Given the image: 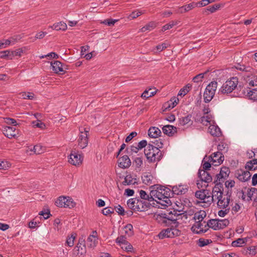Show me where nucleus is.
Returning a JSON list of instances; mask_svg holds the SVG:
<instances>
[{
	"label": "nucleus",
	"instance_id": "nucleus-8",
	"mask_svg": "<svg viewBox=\"0 0 257 257\" xmlns=\"http://www.w3.org/2000/svg\"><path fill=\"white\" fill-rule=\"evenodd\" d=\"M55 204L59 207L71 208L74 206L75 203L69 197L60 196L55 201Z\"/></svg>",
	"mask_w": 257,
	"mask_h": 257
},
{
	"label": "nucleus",
	"instance_id": "nucleus-58",
	"mask_svg": "<svg viewBox=\"0 0 257 257\" xmlns=\"http://www.w3.org/2000/svg\"><path fill=\"white\" fill-rule=\"evenodd\" d=\"M121 247L126 250V251H132L133 249V247L131 243H130L128 241L126 243H125L124 245H122Z\"/></svg>",
	"mask_w": 257,
	"mask_h": 257
},
{
	"label": "nucleus",
	"instance_id": "nucleus-45",
	"mask_svg": "<svg viewBox=\"0 0 257 257\" xmlns=\"http://www.w3.org/2000/svg\"><path fill=\"white\" fill-rule=\"evenodd\" d=\"M208 72V71H205L204 73H200L197 75H196L195 77L193 78V81L194 82L198 83L199 82H201L202 81V79L204 78V75L207 74Z\"/></svg>",
	"mask_w": 257,
	"mask_h": 257
},
{
	"label": "nucleus",
	"instance_id": "nucleus-10",
	"mask_svg": "<svg viewBox=\"0 0 257 257\" xmlns=\"http://www.w3.org/2000/svg\"><path fill=\"white\" fill-rule=\"evenodd\" d=\"M235 176L240 181L245 182L250 179L251 174L247 170L239 169L235 172Z\"/></svg>",
	"mask_w": 257,
	"mask_h": 257
},
{
	"label": "nucleus",
	"instance_id": "nucleus-41",
	"mask_svg": "<svg viewBox=\"0 0 257 257\" xmlns=\"http://www.w3.org/2000/svg\"><path fill=\"white\" fill-rule=\"evenodd\" d=\"M250 200L257 202V189L252 188L248 193Z\"/></svg>",
	"mask_w": 257,
	"mask_h": 257
},
{
	"label": "nucleus",
	"instance_id": "nucleus-38",
	"mask_svg": "<svg viewBox=\"0 0 257 257\" xmlns=\"http://www.w3.org/2000/svg\"><path fill=\"white\" fill-rule=\"evenodd\" d=\"M192 85L190 84H187L184 87L181 88L178 93V95L185 96L190 90Z\"/></svg>",
	"mask_w": 257,
	"mask_h": 257
},
{
	"label": "nucleus",
	"instance_id": "nucleus-26",
	"mask_svg": "<svg viewBox=\"0 0 257 257\" xmlns=\"http://www.w3.org/2000/svg\"><path fill=\"white\" fill-rule=\"evenodd\" d=\"M161 134V131L156 127H151L148 130V135L150 138H157Z\"/></svg>",
	"mask_w": 257,
	"mask_h": 257
},
{
	"label": "nucleus",
	"instance_id": "nucleus-11",
	"mask_svg": "<svg viewBox=\"0 0 257 257\" xmlns=\"http://www.w3.org/2000/svg\"><path fill=\"white\" fill-rule=\"evenodd\" d=\"M206 224V222L204 221H196V223L192 226L191 229L193 232H196L197 233H204L208 230V227H205Z\"/></svg>",
	"mask_w": 257,
	"mask_h": 257
},
{
	"label": "nucleus",
	"instance_id": "nucleus-13",
	"mask_svg": "<svg viewBox=\"0 0 257 257\" xmlns=\"http://www.w3.org/2000/svg\"><path fill=\"white\" fill-rule=\"evenodd\" d=\"M230 173V170L227 167H223L221 168L220 173L217 174L216 177L217 179L215 182L217 183H221L220 181H223V180L228 177Z\"/></svg>",
	"mask_w": 257,
	"mask_h": 257
},
{
	"label": "nucleus",
	"instance_id": "nucleus-30",
	"mask_svg": "<svg viewBox=\"0 0 257 257\" xmlns=\"http://www.w3.org/2000/svg\"><path fill=\"white\" fill-rule=\"evenodd\" d=\"M246 81L250 86H257V75H247Z\"/></svg>",
	"mask_w": 257,
	"mask_h": 257
},
{
	"label": "nucleus",
	"instance_id": "nucleus-47",
	"mask_svg": "<svg viewBox=\"0 0 257 257\" xmlns=\"http://www.w3.org/2000/svg\"><path fill=\"white\" fill-rule=\"evenodd\" d=\"M178 24V21H172L170 22L169 23L164 25L162 28V31H165L166 30H169L173 28L174 26L177 25Z\"/></svg>",
	"mask_w": 257,
	"mask_h": 257
},
{
	"label": "nucleus",
	"instance_id": "nucleus-61",
	"mask_svg": "<svg viewBox=\"0 0 257 257\" xmlns=\"http://www.w3.org/2000/svg\"><path fill=\"white\" fill-rule=\"evenodd\" d=\"M184 6L185 7L186 11H187V12H188L193 9V8L197 7L198 4H196V3L193 2L189 4L185 5Z\"/></svg>",
	"mask_w": 257,
	"mask_h": 257
},
{
	"label": "nucleus",
	"instance_id": "nucleus-5",
	"mask_svg": "<svg viewBox=\"0 0 257 257\" xmlns=\"http://www.w3.org/2000/svg\"><path fill=\"white\" fill-rule=\"evenodd\" d=\"M229 223V221L227 219H211L209 220L205 227H208L214 230L223 229L226 227Z\"/></svg>",
	"mask_w": 257,
	"mask_h": 257
},
{
	"label": "nucleus",
	"instance_id": "nucleus-62",
	"mask_svg": "<svg viewBox=\"0 0 257 257\" xmlns=\"http://www.w3.org/2000/svg\"><path fill=\"white\" fill-rule=\"evenodd\" d=\"M113 212L114 210L111 207H106L102 210V213L104 215H107L113 213Z\"/></svg>",
	"mask_w": 257,
	"mask_h": 257
},
{
	"label": "nucleus",
	"instance_id": "nucleus-60",
	"mask_svg": "<svg viewBox=\"0 0 257 257\" xmlns=\"http://www.w3.org/2000/svg\"><path fill=\"white\" fill-rule=\"evenodd\" d=\"M115 210L116 212L120 215H124L125 214V211L123 208L120 205H117L115 206Z\"/></svg>",
	"mask_w": 257,
	"mask_h": 257
},
{
	"label": "nucleus",
	"instance_id": "nucleus-46",
	"mask_svg": "<svg viewBox=\"0 0 257 257\" xmlns=\"http://www.w3.org/2000/svg\"><path fill=\"white\" fill-rule=\"evenodd\" d=\"M76 237V234H71L70 236L67 237L66 244L69 246H72L74 245V241Z\"/></svg>",
	"mask_w": 257,
	"mask_h": 257
},
{
	"label": "nucleus",
	"instance_id": "nucleus-63",
	"mask_svg": "<svg viewBox=\"0 0 257 257\" xmlns=\"http://www.w3.org/2000/svg\"><path fill=\"white\" fill-rule=\"evenodd\" d=\"M33 124L34 126L41 128L42 129H43L45 127V124L44 123L41 122L40 120H38L37 121H34L33 122Z\"/></svg>",
	"mask_w": 257,
	"mask_h": 257
},
{
	"label": "nucleus",
	"instance_id": "nucleus-44",
	"mask_svg": "<svg viewBox=\"0 0 257 257\" xmlns=\"http://www.w3.org/2000/svg\"><path fill=\"white\" fill-rule=\"evenodd\" d=\"M247 241L246 238H238L232 242L233 246H241Z\"/></svg>",
	"mask_w": 257,
	"mask_h": 257
},
{
	"label": "nucleus",
	"instance_id": "nucleus-31",
	"mask_svg": "<svg viewBox=\"0 0 257 257\" xmlns=\"http://www.w3.org/2000/svg\"><path fill=\"white\" fill-rule=\"evenodd\" d=\"M206 213L204 211H200L194 214L193 219L196 221H202L206 217Z\"/></svg>",
	"mask_w": 257,
	"mask_h": 257
},
{
	"label": "nucleus",
	"instance_id": "nucleus-19",
	"mask_svg": "<svg viewBox=\"0 0 257 257\" xmlns=\"http://www.w3.org/2000/svg\"><path fill=\"white\" fill-rule=\"evenodd\" d=\"M137 204L136 211H144L148 209L150 207V203L147 202L145 200H142L140 199H138Z\"/></svg>",
	"mask_w": 257,
	"mask_h": 257
},
{
	"label": "nucleus",
	"instance_id": "nucleus-50",
	"mask_svg": "<svg viewBox=\"0 0 257 257\" xmlns=\"http://www.w3.org/2000/svg\"><path fill=\"white\" fill-rule=\"evenodd\" d=\"M169 198L170 197H165L161 201H157V203L162 206H168L171 205V201Z\"/></svg>",
	"mask_w": 257,
	"mask_h": 257
},
{
	"label": "nucleus",
	"instance_id": "nucleus-17",
	"mask_svg": "<svg viewBox=\"0 0 257 257\" xmlns=\"http://www.w3.org/2000/svg\"><path fill=\"white\" fill-rule=\"evenodd\" d=\"M162 190L158 187L156 190H153L150 192V195L152 196V198H154L157 202L161 201L165 197V195H163Z\"/></svg>",
	"mask_w": 257,
	"mask_h": 257
},
{
	"label": "nucleus",
	"instance_id": "nucleus-3",
	"mask_svg": "<svg viewBox=\"0 0 257 257\" xmlns=\"http://www.w3.org/2000/svg\"><path fill=\"white\" fill-rule=\"evenodd\" d=\"M195 196L201 200L200 202L204 204L202 206L204 207L209 206L213 202L212 194L211 195V193L207 190L202 189L196 191Z\"/></svg>",
	"mask_w": 257,
	"mask_h": 257
},
{
	"label": "nucleus",
	"instance_id": "nucleus-21",
	"mask_svg": "<svg viewBox=\"0 0 257 257\" xmlns=\"http://www.w3.org/2000/svg\"><path fill=\"white\" fill-rule=\"evenodd\" d=\"M243 92L249 99L257 101V88L250 90V88H247L243 90Z\"/></svg>",
	"mask_w": 257,
	"mask_h": 257
},
{
	"label": "nucleus",
	"instance_id": "nucleus-18",
	"mask_svg": "<svg viewBox=\"0 0 257 257\" xmlns=\"http://www.w3.org/2000/svg\"><path fill=\"white\" fill-rule=\"evenodd\" d=\"M131 165V161L127 155H124L118 159V166L121 168H127Z\"/></svg>",
	"mask_w": 257,
	"mask_h": 257
},
{
	"label": "nucleus",
	"instance_id": "nucleus-4",
	"mask_svg": "<svg viewBox=\"0 0 257 257\" xmlns=\"http://www.w3.org/2000/svg\"><path fill=\"white\" fill-rule=\"evenodd\" d=\"M238 83V78L236 77H232L223 84L219 89V92L222 94L230 93L237 87Z\"/></svg>",
	"mask_w": 257,
	"mask_h": 257
},
{
	"label": "nucleus",
	"instance_id": "nucleus-33",
	"mask_svg": "<svg viewBox=\"0 0 257 257\" xmlns=\"http://www.w3.org/2000/svg\"><path fill=\"white\" fill-rule=\"evenodd\" d=\"M156 90L155 88H150L148 90H146L142 94L141 96L143 98H148L151 96H154L156 93Z\"/></svg>",
	"mask_w": 257,
	"mask_h": 257
},
{
	"label": "nucleus",
	"instance_id": "nucleus-48",
	"mask_svg": "<svg viewBox=\"0 0 257 257\" xmlns=\"http://www.w3.org/2000/svg\"><path fill=\"white\" fill-rule=\"evenodd\" d=\"M159 188L162 190V194L163 195H165V197H170V195L172 194V191H171L169 188L163 186H159Z\"/></svg>",
	"mask_w": 257,
	"mask_h": 257
},
{
	"label": "nucleus",
	"instance_id": "nucleus-49",
	"mask_svg": "<svg viewBox=\"0 0 257 257\" xmlns=\"http://www.w3.org/2000/svg\"><path fill=\"white\" fill-rule=\"evenodd\" d=\"M115 242L120 246H121L122 245H124L125 243H126L127 241L126 240V237L124 236L120 235L117 237L115 240Z\"/></svg>",
	"mask_w": 257,
	"mask_h": 257
},
{
	"label": "nucleus",
	"instance_id": "nucleus-12",
	"mask_svg": "<svg viewBox=\"0 0 257 257\" xmlns=\"http://www.w3.org/2000/svg\"><path fill=\"white\" fill-rule=\"evenodd\" d=\"M98 235L96 230H93L87 239L88 247L94 248L98 243Z\"/></svg>",
	"mask_w": 257,
	"mask_h": 257
},
{
	"label": "nucleus",
	"instance_id": "nucleus-32",
	"mask_svg": "<svg viewBox=\"0 0 257 257\" xmlns=\"http://www.w3.org/2000/svg\"><path fill=\"white\" fill-rule=\"evenodd\" d=\"M212 116L210 115H207L205 116H203L201 117L198 120H197V121H199L200 123H202L203 125L207 126L209 124H210ZM196 121H197L196 119Z\"/></svg>",
	"mask_w": 257,
	"mask_h": 257
},
{
	"label": "nucleus",
	"instance_id": "nucleus-52",
	"mask_svg": "<svg viewBox=\"0 0 257 257\" xmlns=\"http://www.w3.org/2000/svg\"><path fill=\"white\" fill-rule=\"evenodd\" d=\"M210 242H211V241L210 239L200 238L198 240V245L200 247H203L205 245H207Z\"/></svg>",
	"mask_w": 257,
	"mask_h": 257
},
{
	"label": "nucleus",
	"instance_id": "nucleus-9",
	"mask_svg": "<svg viewBox=\"0 0 257 257\" xmlns=\"http://www.w3.org/2000/svg\"><path fill=\"white\" fill-rule=\"evenodd\" d=\"M209 160L212 162V165L218 166L222 163L224 160V156L222 152H217L213 153L209 157Z\"/></svg>",
	"mask_w": 257,
	"mask_h": 257
},
{
	"label": "nucleus",
	"instance_id": "nucleus-40",
	"mask_svg": "<svg viewBox=\"0 0 257 257\" xmlns=\"http://www.w3.org/2000/svg\"><path fill=\"white\" fill-rule=\"evenodd\" d=\"M12 56L11 51L5 50L3 51H0V58H4L8 60H12Z\"/></svg>",
	"mask_w": 257,
	"mask_h": 257
},
{
	"label": "nucleus",
	"instance_id": "nucleus-54",
	"mask_svg": "<svg viewBox=\"0 0 257 257\" xmlns=\"http://www.w3.org/2000/svg\"><path fill=\"white\" fill-rule=\"evenodd\" d=\"M221 209H223L224 210H220L218 211V214L220 217H224L226 214H227L230 210V207L226 208H221Z\"/></svg>",
	"mask_w": 257,
	"mask_h": 257
},
{
	"label": "nucleus",
	"instance_id": "nucleus-7",
	"mask_svg": "<svg viewBox=\"0 0 257 257\" xmlns=\"http://www.w3.org/2000/svg\"><path fill=\"white\" fill-rule=\"evenodd\" d=\"M180 231L175 227L168 228L162 230L158 234V236L161 239L165 237L173 238L175 236L180 235Z\"/></svg>",
	"mask_w": 257,
	"mask_h": 257
},
{
	"label": "nucleus",
	"instance_id": "nucleus-64",
	"mask_svg": "<svg viewBox=\"0 0 257 257\" xmlns=\"http://www.w3.org/2000/svg\"><path fill=\"white\" fill-rule=\"evenodd\" d=\"M248 253L251 255H254L257 252V248L254 246H251L247 248Z\"/></svg>",
	"mask_w": 257,
	"mask_h": 257
},
{
	"label": "nucleus",
	"instance_id": "nucleus-43",
	"mask_svg": "<svg viewBox=\"0 0 257 257\" xmlns=\"http://www.w3.org/2000/svg\"><path fill=\"white\" fill-rule=\"evenodd\" d=\"M23 99L32 100L34 98V94L30 92H23L20 94Z\"/></svg>",
	"mask_w": 257,
	"mask_h": 257
},
{
	"label": "nucleus",
	"instance_id": "nucleus-15",
	"mask_svg": "<svg viewBox=\"0 0 257 257\" xmlns=\"http://www.w3.org/2000/svg\"><path fill=\"white\" fill-rule=\"evenodd\" d=\"M188 191V187L186 185H179L173 186L172 188V194L174 195H182L185 194Z\"/></svg>",
	"mask_w": 257,
	"mask_h": 257
},
{
	"label": "nucleus",
	"instance_id": "nucleus-51",
	"mask_svg": "<svg viewBox=\"0 0 257 257\" xmlns=\"http://www.w3.org/2000/svg\"><path fill=\"white\" fill-rule=\"evenodd\" d=\"M227 145L226 144L221 142L217 146L218 152H222L224 151V152H226L227 151Z\"/></svg>",
	"mask_w": 257,
	"mask_h": 257
},
{
	"label": "nucleus",
	"instance_id": "nucleus-59",
	"mask_svg": "<svg viewBox=\"0 0 257 257\" xmlns=\"http://www.w3.org/2000/svg\"><path fill=\"white\" fill-rule=\"evenodd\" d=\"M215 0H202L199 3H196V4H198V7H204L208 5L209 4L212 3Z\"/></svg>",
	"mask_w": 257,
	"mask_h": 257
},
{
	"label": "nucleus",
	"instance_id": "nucleus-56",
	"mask_svg": "<svg viewBox=\"0 0 257 257\" xmlns=\"http://www.w3.org/2000/svg\"><path fill=\"white\" fill-rule=\"evenodd\" d=\"M39 214L40 215L43 216L45 219H48L51 215L49 209H47L46 210H42L39 212Z\"/></svg>",
	"mask_w": 257,
	"mask_h": 257
},
{
	"label": "nucleus",
	"instance_id": "nucleus-53",
	"mask_svg": "<svg viewBox=\"0 0 257 257\" xmlns=\"http://www.w3.org/2000/svg\"><path fill=\"white\" fill-rule=\"evenodd\" d=\"M235 185V182L233 180L226 181L225 182V186L226 188L225 191L231 190V188Z\"/></svg>",
	"mask_w": 257,
	"mask_h": 257
},
{
	"label": "nucleus",
	"instance_id": "nucleus-39",
	"mask_svg": "<svg viewBox=\"0 0 257 257\" xmlns=\"http://www.w3.org/2000/svg\"><path fill=\"white\" fill-rule=\"evenodd\" d=\"M124 232L128 236L134 234L133 226L131 224H127L124 227Z\"/></svg>",
	"mask_w": 257,
	"mask_h": 257
},
{
	"label": "nucleus",
	"instance_id": "nucleus-42",
	"mask_svg": "<svg viewBox=\"0 0 257 257\" xmlns=\"http://www.w3.org/2000/svg\"><path fill=\"white\" fill-rule=\"evenodd\" d=\"M155 26L154 22H150L148 24L142 28L140 31L142 32H145L146 31H151L155 28Z\"/></svg>",
	"mask_w": 257,
	"mask_h": 257
},
{
	"label": "nucleus",
	"instance_id": "nucleus-25",
	"mask_svg": "<svg viewBox=\"0 0 257 257\" xmlns=\"http://www.w3.org/2000/svg\"><path fill=\"white\" fill-rule=\"evenodd\" d=\"M208 131L212 136L218 137L221 135L220 129L217 125H210L209 126Z\"/></svg>",
	"mask_w": 257,
	"mask_h": 257
},
{
	"label": "nucleus",
	"instance_id": "nucleus-57",
	"mask_svg": "<svg viewBox=\"0 0 257 257\" xmlns=\"http://www.w3.org/2000/svg\"><path fill=\"white\" fill-rule=\"evenodd\" d=\"M170 101L171 104L169 103L168 107L170 108H173L178 104L179 102V99L176 97H174L170 100Z\"/></svg>",
	"mask_w": 257,
	"mask_h": 257
},
{
	"label": "nucleus",
	"instance_id": "nucleus-29",
	"mask_svg": "<svg viewBox=\"0 0 257 257\" xmlns=\"http://www.w3.org/2000/svg\"><path fill=\"white\" fill-rule=\"evenodd\" d=\"M153 176L149 173H145L142 177L143 182L147 185H150L153 184Z\"/></svg>",
	"mask_w": 257,
	"mask_h": 257
},
{
	"label": "nucleus",
	"instance_id": "nucleus-36",
	"mask_svg": "<svg viewBox=\"0 0 257 257\" xmlns=\"http://www.w3.org/2000/svg\"><path fill=\"white\" fill-rule=\"evenodd\" d=\"M136 183V179L134 178L131 175H128L124 178L122 184L123 185H130L135 184Z\"/></svg>",
	"mask_w": 257,
	"mask_h": 257
},
{
	"label": "nucleus",
	"instance_id": "nucleus-6",
	"mask_svg": "<svg viewBox=\"0 0 257 257\" xmlns=\"http://www.w3.org/2000/svg\"><path fill=\"white\" fill-rule=\"evenodd\" d=\"M217 87V82L216 81H212L207 86L203 94L204 101L205 103H208L212 100Z\"/></svg>",
	"mask_w": 257,
	"mask_h": 257
},
{
	"label": "nucleus",
	"instance_id": "nucleus-34",
	"mask_svg": "<svg viewBox=\"0 0 257 257\" xmlns=\"http://www.w3.org/2000/svg\"><path fill=\"white\" fill-rule=\"evenodd\" d=\"M138 199L137 198H131L127 201V205L129 208L135 211L136 210Z\"/></svg>",
	"mask_w": 257,
	"mask_h": 257
},
{
	"label": "nucleus",
	"instance_id": "nucleus-1",
	"mask_svg": "<svg viewBox=\"0 0 257 257\" xmlns=\"http://www.w3.org/2000/svg\"><path fill=\"white\" fill-rule=\"evenodd\" d=\"M232 191H225L224 192L223 184L216 183L212 189L213 202L217 201V205L219 208L229 207V202Z\"/></svg>",
	"mask_w": 257,
	"mask_h": 257
},
{
	"label": "nucleus",
	"instance_id": "nucleus-35",
	"mask_svg": "<svg viewBox=\"0 0 257 257\" xmlns=\"http://www.w3.org/2000/svg\"><path fill=\"white\" fill-rule=\"evenodd\" d=\"M140 196L141 199H144L145 201H148L149 202H151L155 200L154 198H152V196L148 195L146 193V192L143 190H141L139 191Z\"/></svg>",
	"mask_w": 257,
	"mask_h": 257
},
{
	"label": "nucleus",
	"instance_id": "nucleus-22",
	"mask_svg": "<svg viewBox=\"0 0 257 257\" xmlns=\"http://www.w3.org/2000/svg\"><path fill=\"white\" fill-rule=\"evenodd\" d=\"M162 130L163 133L169 136H173L175 133H177V128L171 125H166L163 127Z\"/></svg>",
	"mask_w": 257,
	"mask_h": 257
},
{
	"label": "nucleus",
	"instance_id": "nucleus-24",
	"mask_svg": "<svg viewBox=\"0 0 257 257\" xmlns=\"http://www.w3.org/2000/svg\"><path fill=\"white\" fill-rule=\"evenodd\" d=\"M16 127L15 126H7L4 130V134L9 139L15 138L17 136L15 134Z\"/></svg>",
	"mask_w": 257,
	"mask_h": 257
},
{
	"label": "nucleus",
	"instance_id": "nucleus-20",
	"mask_svg": "<svg viewBox=\"0 0 257 257\" xmlns=\"http://www.w3.org/2000/svg\"><path fill=\"white\" fill-rule=\"evenodd\" d=\"M89 136V129L84 128V132L81 131V149L85 148L88 145V136Z\"/></svg>",
	"mask_w": 257,
	"mask_h": 257
},
{
	"label": "nucleus",
	"instance_id": "nucleus-28",
	"mask_svg": "<svg viewBox=\"0 0 257 257\" xmlns=\"http://www.w3.org/2000/svg\"><path fill=\"white\" fill-rule=\"evenodd\" d=\"M52 29L56 31H65L67 28L66 24L63 22L55 23L50 27Z\"/></svg>",
	"mask_w": 257,
	"mask_h": 257
},
{
	"label": "nucleus",
	"instance_id": "nucleus-27",
	"mask_svg": "<svg viewBox=\"0 0 257 257\" xmlns=\"http://www.w3.org/2000/svg\"><path fill=\"white\" fill-rule=\"evenodd\" d=\"M245 168L248 171H254L257 169V159H254L252 160L248 161L245 166Z\"/></svg>",
	"mask_w": 257,
	"mask_h": 257
},
{
	"label": "nucleus",
	"instance_id": "nucleus-2",
	"mask_svg": "<svg viewBox=\"0 0 257 257\" xmlns=\"http://www.w3.org/2000/svg\"><path fill=\"white\" fill-rule=\"evenodd\" d=\"M145 155L150 162H155L161 160L162 156L161 151L153 145L148 144L144 150Z\"/></svg>",
	"mask_w": 257,
	"mask_h": 257
},
{
	"label": "nucleus",
	"instance_id": "nucleus-37",
	"mask_svg": "<svg viewBox=\"0 0 257 257\" xmlns=\"http://www.w3.org/2000/svg\"><path fill=\"white\" fill-rule=\"evenodd\" d=\"M191 115L188 114L185 117L180 118L179 119V124L181 126H184L190 122H191L192 123V121H191Z\"/></svg>",
	"mask_w": 257,
	"mask_h": 257
},
{
	"label": "nucleus",
	"instance_id": "nucleus-14",
	"mask_svg": "<svg viewBox=\"0 0 257 257\" xmlns=\"http://www.w3.org/2000/svg\"><path fill=\"white\" fill-rule=\"evenodd\" d=\"M68 162L73 165L79 166L80 163V155L74 151H72L69 155Z\"/></svg>",
	"mask_w": 257,
	"mask_h": 257
},
{
	"label": "nucleus",
	"instance_id": "nucleus-55",
	"mask_svg": "<svg viewBox=\"0 0 257 257\" xmlns=\"http://www.w3.org/2000/svg\"><path fill=\"white\" fill-rule=\"evenodd\" d=\"M33 151L36 154H40L43 152L44 150L41 145H37L33 147Z\"/></svg>",
	"mask_w": 257,
	"mask_h": 257
},
{
	"label": "nucleus",
	"instance_id": "nucleus-23",
	"mask_svg": "<svg viewBox=\"0 0 257 257\" xmlns=\"http://www.w3.org/2000/svg\"><path fill=\"white\" fill-rule=\"evenodd\" d=\"M51 66L53 71L56 73L64 72V70L62 68V64L59 61H54L53 62H52Z\"/></svg>",
	"mask_w": 257,
	"mask_h": 257
},
{
	"label": "nucleus",
	"instance_id": "nucleus-16",
	"mask_svg": "<svg viewBox=\"0 0 257 257\" xmlns=\"http://www.w3.org/2000/svg\"><path fill=\"white\" fill-rule=\"evenodd\" d=\"M198 177L202 182L208 183L212 180L211 176L207 172L203 170L200 169L198 172Z\"/></svg>",
	"mask_w": 257,
	"mask_h": 257
}]
</instances>
